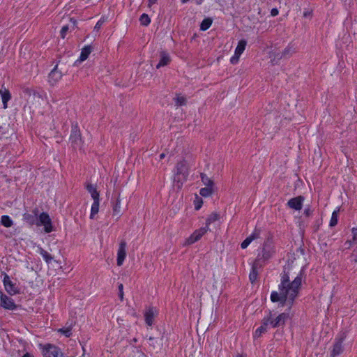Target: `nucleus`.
<instances>
[{
    "instance_id": "obj_1",
    "label": "nucleus",
    "mask_w": 357,
    "mask_h": 357,
    "mask_svg": "<svg viewBox=\"0 0 357 357\" xmlns=\"http://www.w3.org/2000/svg\"><path fill=\"white\" fill-rule=\"evenodd\" d=\"M293 266L288 264L284 266L283 271L280 273V284L278 285L280 294L275 291H272L271 294V301L273 303L280 302L282 306H284L286 302L291 305L298 296L299 290L302 285L304 275V268L303 267L298 274L291 282L290 277Z\"/></svg>"
},
{
    "instance_id": "obj_39",
    "label": "nucleus",
    "mask_w": 357,
    "mask_h": 357,
    "mask_svg": "<svg viewBox=\"0 0 357 357\" xmlns=\"http://www.w3.org/2000/svg\"><path fill=\"white\" fill-rule=\"evenodd\" d=\"M251 238H248V237L241 243V247L242 249H245L250 243Z\"/></svg>"
},
{
    "instance_id": "obj_38",
    "label": "nucleus",
    "mask_w": 357,
    "mask_h": 357,
    "mask_svg": "<svg viewBox=\"0 0 357 357\" xmlns=\"http://www.w3.org/2000/svg\"><path fill=\"white\" fill-rule=\"evenodd\" d=\"M69 27L68 25L63 26L60 31V36L62 38H65L67 32L68 31Z\"/></svg>"
},
{
    "instance_id": "obj_21",
    "label": "nucleus",
    "mask_w": 357,
    "mask_h": 357,
    "mask_svg": "<svg viewBox=\"0 0 357 357\" xmlns=\"http://www.w3.org/2000/svg\"><path fill=\"white\" fill-rule=\"evenodd\" d=\"M92 51V47L90 45H86L82 49V52L79 56V60L83 61L86 60L89 55L91 54Z\"/></svg>"
},
{
    "instance_id": "obj_14",
    "label": "nucleus",
    "mask_w": 357,
    "mask_h": 357,
    "mask_svg": "<svg viewBox=\"0 0 357 357\" xmlns=\"http://www.w3.org/2000/svg\"><path fill=\"white\" fill-rule=\"evenodd\" d=\"M62 77L61 72L57 70V65L49 73L48 81L51 85L56 84Z\"/></svg>"
},
{
    "instance_id": "obj_8",
    "label": "nucleus",
    "mask_w": 357,
    "mask_h": 357,
    "mask_svg": "<svg viewBox=\"0 0 357 357\" xmlns=\"http://www.w3.org/2000/svg\"><path fill=\"white\" fill-rule=\"evenodd\" d=\"M345 339L344 334L340 335L335 339L333 349L331 351V357H337L344 351L343 342Z\"/></svg>"
},
{
    "instance_id": "obj_37",
    "label": "nucleus",
    "mask_w": 357,
    "mask_h": 357,
    "mask_svg": "<svg viewBox=\"0 0 357 357\" xmlns=\"http://www.w3.org/2000/svg\"><path fill=\"white\" fill-rule=\"evenodd\" d=\"M260 234V231L257 229H255L254 232L248 236V238H251V241H254L255 239H257L259 238Z\"/></svg>"
},
{
    "instance_id": "obj_31",
    "label": "nucleus",
    "mask_w": 357,
    "mask_h": 357,
    "mask_svg": "<svg viewBox=\"0 0 357 357\" xmlns=\"http://www.w3.org/2000/svg\"><path fill=\"white\" fill-rule=\"evenodd\" d=\"M213 193V188L212 187H205L199 190V194L202 197H207Z\"/></svg>"
},
{
    "instance_id": "obj_12",
    "label": "nucleus",
    "mask_w": 357,
    "mask_h": 357,
    "mask_svg": "<svg viewBox=\"0 0 357 357\" xmlns=\"http://www.w3.org/2000/svg\"><path fill=\"white\" fill-rule=\"evenodd\" d=\"M126 245L127 244L126 241L121 240L117 252L116 264L119 266H121L123 264L126 257Z\"/></svg>"
},
{
    "instance_id": "obj_2",
    "label": "nucleus",
    "mask_w": 357,
    "mask_h": 357,
    "mask_svg": "<svg viewBox=\"0 0 357 357\" xmlns=\"http://www.w3.org/2000/svg\"><path fill=\"white\" fill-rule=\"evenodd\" d=\"M189 175L188 165L186 160H182L176 165V172L174 181L181 187L187 181Z\"/></svg>"
},
{
    "instance_id": "obj_3",
    "label": "nucleus",
    "mask_w": 357,
    "mask_h": 357,
    "mask_svg": "<svg viewBox=\"0 0 357 357\" xmlns=\"http://www.w3.org/2000/svg\"><path fill=\"white\" fill-rule=\"evenodd\" d=\"M272 255L273 251L270 245L265 243L262 250L258 253L257 257L254 261L255 263V266H262L265 261L271 258Z\"/></svg>"
},
{
    "instance_id": "obj_41",
    "label": "nucleus",
    "mask_w": 357,
    "mask_h": 357,
    "mask_svg": "<svg viewBox=\"0 0 357 357\" xmlns=\"http://www.w3.org/2000/svg\"><path fill=\"white\" fill-rule=\"evenodd\" d=\"M123 284H119V297L122 301L123 299Z\"/></svg>"
},
{
    "instance_id": "obj_52",
    "label": "nucleus",
    "mask_w": 357,
    "mask_h": 357,
    "mask_svg": "<svg viewBox=\"0 0 357 357\" xmlns=\"http://www.w3.org/2000/svg\"><path fill=\"white\" fill-rule=\"evenodd\" d=\"M149 4H153L157 1V0H149Z\"/></svg>"
},
{
    "instance_id": "obj_25",
    "label": "nucleus",
    "mask_w": 357,
    "mask_h": 357,
    "mask_svg": "<svg viewBox=\"0 0 357 357\" xmlns=\"http://www.w3.org/2000/svg\"><path fill=\"white\" fill-rule=\"evenodd\" d=\"M200 178H201V180H202V183H204V185H205L206 187L213 188V185H214L213 181L211 178H210L209 177H208L206 176V174H205L204 173H201Z\"/></svg>"
},
{
    "instance_id": "obj_34",
    "label": "nucleus",
    "mask_w": 357,
    "mask_h": 357,
    "mask_svg": "<svg viewBox=\"0 0 357 357\" xmlns=\"http://www.w3.org/2000/svg\"><path fill=\"white\" fill-rule=\"evenodd\" d=\"M338 211H334L329 222V226L333 227L337 224Z\"/></svg>"
},
{
    "instance_id": "obj_29",
    "label": "nucleus",
    "mask_w": 357,
    "mask_h": 357,
    "mask_svg": "<svg viewBox=\"0 0 357 357\" xmlns=\"http://www.w3.org/2000/svg\"><path fill=\"white\" fill-rule=\"evenodd\" d=\"M219 219V215L216 213H212L211 214H210L208 218H206V226L205 227H207L208 228H209V225L215 222L216 220H218Z\"/></svg>"
},
{
    "instance_id": "obj_32",
    "label": "nucleus",
    "mask_w": 357,
    "mask_h": 357,
    "mask_svg": "<svg viewBox=\"0 0 357 357\" xmlns=\"http://www.w3.org/2000/svg\"><path fill=\"white\" fill-rule=\"evenodd\" d=\"M121 213V200L119 197L116 199V202L113 206V215H119Z\"/></svg>"
},
{
    "instance_id": "obj_18",
    "label": "nucleus",
    "mask_w": 357,
    "mask_h": 357,
    "mask_svg": "<svg viewBox=\"0 0 357 357\" xmlns=\"http://www.w3.org/2000/svg\"><path fill=\"white\" fill-rule=\"evenodd\" d=\"M268 324V319L264 317L262 320L261 326H259L254 334V338H258L262 335V334L265 333L267 331Z\"/></svg>"
},
{
    "instance_id": "obj_13",
    "label": "nucleus",
    "mask_w": 357,
    "mask_h": 357,
    "mask_svg": "<svg viewBox=\"0 0 357 357\" xmlns=\"http://www.w3.org/2000/svg\"><path fill=\"white\" fill-rule=\"evenodd\" d=\"M304 197L300 195L290 199L287 202V206L290 208L299 211L302 208Z\"/></svg>"
},
{
    "instance_id": "obj_40",
    "label": "nucleus",
    "mask_w": 357,
    "mask_h": 357,
    "mask_svg": "<svg viewBox=\"0 0 357 357\" xmlns=\"http://www.w3.org/2000/svg\"><path fill=\"white\" fill-rule=\"evenodd\" d=\"M351 261L354 263H357V245L355 246V249L353 251V253L350 256Z\"/></svg>"
},
{
    "instance_id": "obj_53",
    "label": "nucleus",
    "mask_w": 357,
    "mask_h": 357,
    "mask_svg": "<svg viewBox=\"0 0 357 357\" xmlns=\"http://www.w3.org/2000/svg\"><path fill=\"white\" fill-rule=\"evenodd\" d=\"M165 157V153H161V154L160 155V159H162V158H164Z\"/></svg>"
},
{
    "instance_id": "obj_20",
    "label": "nucleus",
    "mask_w": 357,
    "mask_h": 357,
    "mask_svg": "<svg viewBox=\"0 0 357 357\" xmlns=\"http://www.w3.org/2000/svg\"><path fill=\"white\" fill-rule=\"evenodd\" d=\"M145 321L147 325L151 326L153 323L154 312L153 308H149L146 310L144 314Z\"/></svg>"
},
{
    "instance_id": "obj_43",
    "label": "nucleus",
    "mask_w": 357,
    "mask_h": 357,
    "mask_svg": "<svg viewBox=\"0 0 357 357\" xmlns=\"http://www.w3.org/2000/svg\"><path fill=\"white\" fill-rule=\"evenodd\" d=\"M103 23H104V20H98L94 26V30L96 31H98L99 29L101 28L102 25L103 24Z\"/></svg>"
},
{
    "instance_id": "obj_5",
    "label": "nucleus",
    "mask_w": 357,
    "mask_h": 357,
    "mask_svg": "<svg viewBox=\"0 0 357 357\" xmlns=\"http://www.w3.org/2000/svg\"><path fill=\"white\" fill-rule=\"evenodd\" d=\"M289 318L288 313H281L275 318L273 317V314L271 312L269 313V315L266 317V319H268V324L272 328H278L284 325L286 321Z\"/></svg>"
},
{
    "instance_id": "obj_56",
    "label": "nucleus",
    "mask_w": 357,
    "mask_h": 357,
    "mask_svg": "<svg viewBox=\"0 0 357 357\" xmlns=\"http://www.w3.org/2000/svg\"><path fill=\"white\" fill-rule=\"evenodd\" d=\"M304 15H305V16H307V13H304Z\"/></svg>"
},
{
    "instance_id": "obj_17",
    "label": "nucleus",
    "mask_w": 357,
    "mask_h": 357,
    "mask_svg": "<svg viewBox=\"0 0 357 357\" xmlns=\"http://www.w3.org/2000/svg\"><path fill=\"white\" fill-rule=\"evenodd\" d=\"M0 95L1 96L3 108H7V103L11 98V94L9 90L4 86V84H3L0 89Z\"/></svg>"
},
{
    "instance_id": "obj_30",
    "label": "nucleus",
    "mask_w": 357,
    "mask_h": 357,
    "mask_svg": "<svg viewBox=\"0 0 357 357\" xmlns=\"http://www.w3.org/2000/svg\"><path fill=\"white\" fill-rule=\"evenodd\" d=\"M213 22V20L210 17L205 18L200 24V30L206 31L210 28Z\"/></svg>"
},
{
    "instance_id": "obj_45",
    "label": "nucleus",
    "mask_w": 357,
    "mask_h": 357,
    "mask_svg": "<svg viewBox=\"0 0 357 357\" xmlns=\"http://www.w3.org/2000/svg\"><path fill=\"white\" fill-rule=\"evenodd\" d=\"M32 96L33 97V98H38V99H42L43 98H42V95L39 92H38V91H36L35 90H34V92H33Z\"/></svg>"
},
{
    "instance_id": "obj_49",
    "label": "nucleus",
    "mask_w": 357,
    "mask_h": 357,
    "mask_svg": "<svg viewBox=\"0 0 357 357\" xmlns=\"http://www.w3.org/2000/svg\"><path fill=\"white\" fill-rule=\"evenodd\" d=\"M22 357H33L32 354L26 352V354H24Z\"/></svg>"
},
{
    "instance_id": "obj_54",
    "label": "nucleus",
    "mask_w": 357,
    "mask_h": 357,
    "mask_svg": "<svg viewBox=\"0 0 357 357\" xmlns=\"http://www.w3.org/2000/svg\"><path fill=\"white\" fill-rule=\"evenodd\" d=\"M200 207H201V205L197 204V206H195V209L199 210L200 208Z\"/></svg>"
},
{
    "instance_id": "obj_26",
    "label": "nucleus",
    "mask_w": 357,
    "mask_h": 357,
    "mask_svg": "<svg viewBox=\"0 0 357 357\" xmlns=\"http://www.w3.org/2000/svg\"><path fill=\"white\" fill-rule=\"evenodd\" d=\"M38 252L40 255L43 257L44 260L46 261V263L50 264L52 260L53 259V257L50 254H49L46 250H45L42 248H39Z\"/></svg>"
},
{
    "instance_id": "obj_27",
    "label": "nucleus",
    "mask_w": 357,
    "mask_h": 357,
    "mask_svg": "<svg viewBox=\"0 0 357 357\" xmlns=\"http://www.w3.org/2000/svg\"><path fill=\"white\" fill-rule=\"evenodd\" d=\"M247 42L245 40H241L235 50L236 54L241 55L245 49Z\"/></svg>"
},
{
    "instance_id": "obj_22",
    "label": "nucleus",
    "mask_w": 357,
    "mask_h": 357,
    "mask_svg": "<svg viewBox=\"0 0 357 357\" xmlns=\"http://www.w3.org/2000/svg\"><path fill=\"white\" fill-rule=\"evenodd\" d=\"M100 205V199L93 200V202L91 208L90 218L93 219L94 215L98 213Z\"/></svg>"
},
{
    "instance_id": "obj_15",
    "label": "nucleus",
    "mask_w": 357,
    "mask_h": 357,
    "mask_svg": "<svg viewBox=\"0 0 357 357\" xmlns=\"http://www.w3.org/2000/svg\"><path fill=\"white\" fill-rule=\"evenodd\" d=\"M159 56L160 60L158 63L156 65V68L158 69H159L161 67L167 66L171 61V58L169 53H167L165 51H160Z\"/></svg>"
},
{
    "instance_id": "obj_44",
    "label": "nucleus",
    "mask_w": 357,
    "mask_h": 357,
    "mask_svg": "<svg viewBox=\"0 0 357 357\" xmlns=\"http://www.w3.org/2000/svg\"><path fill=\"white\" fill-rule=\"evenodd\" d=\"M24 93L29 96V97L32 96L33 92H34V90L32 89H29V88H26L23 90Z\"/></svg>"
},
{
    "instance_id": "obj_7",
    "label": "nucleus",
    "mask_w": 357,
    "mask_h": 357,
    "mask_svg": "<svg viewBox=\"0 0 357 357\" xmlns=\"http://www.w3.org/2000/svg\"><path fill=\"white\" fill-rule=\"evenodd\" d=\"M3 283L6 292L10 295H16L20 293V288L16 283L11 281L9 275L6 273H3Z\"/></svg>"
},
{
    "instance_id": "obj_50",
    "label": "nucleus",
    "mask_w": 357,
    "mask_h": 357,
    "mask_svg": "<svg viewBox=\"0 0 357 357\" xmlns=\"http://www.w3.org/2000/svg\"><path fill=\"white\" fill-rule=\"evenodd\" d=\"M70 22L73 24L74 26H76L77 21L71 18Z\"/></svg>"
},
{
    "instance_id": "obj_6",
    "label": "nucleus",
    "mask_w": 357,
    "mask_h": 357,
    "mask_svg": "<svg viewBox=\"0 0 357 357\" xmlns=\"http://www.w3.org/2000/svg\"><path fill=\"white\" fill-rule=\"evenodd\" d=\"M36 225L44 226V230L46 233H50L53 231L51 218L46 212L41 213L38 217H37Z\"/></svg>"
},
{
    "instance_id": "obj_9",
    "label": "nucleus",
    "mask_w": 357,
    "mask_h": 357,
    "mask_svg": "<svg viewBox=\"0 0 357 357\" xmlns=\"http://www.w3.org/2000/svg\"><path fill=\"white\" fill-rule=\"evenodd\" d=\"M209 230L207 227H203L195 230L186 240L185 245H191L201 239V238Z\"/></svg>"
},
{
    "instance_id": "obj_23",
    "label": "nucleus",
    "mask_w": 357,
    "mask_h": 357,
    "mask_svg": "<svg viewBox=\"0 0 357 357\" xmlns=\"http://www.w3.org/2000/svg\"><path fill=\"white\" fill-rule=\"evenodd\" d=\"M352 232V240L347 241L345 244H348V248L351 246H357V227L353 228L351 230Z\"/></svg>"
},
{
    "instance_id": "obj_42",
    "label": "nucleus",
    "mask_w": 357,
    "mask_h": 357,
    "mask_svg": "<svg viewBox=\"0 0 357 357\" xmlns=\"http://www.w3.org/2000/svg\"><path fill=\"white\" fill-rule=\"evenodd\" d=\"M240 56L241 55L236 54V53L234 52V55L230 59L231 63L236 64L238 61Z\"/></svg>"
},
{
    "instance_id": "obj_28",
    "label": "nucleus",
    "mask_w": 357,
    "mask_h": 357,
    "mask_svg": "<svg viewBox=\"0 0 357 357\" xmlns=\"http://www.w3.org/2000/svg\"><path fill=\"white\" fill-rule=\"evenodd\" d=\"M1 223L6 227H10L13 225V221L8 215H4L1 216Z\"/></svg>"
},
{
    "instance_id": "obj_10",
    "label": "nucleus",
    "mask_w": 357,
    "mask_h": 357,
    "mask_svg": "<svg viewBox=\"0 0 357 357\" xmlns=\"http://www.w3.org/2000/svg\"><path fill=\"white\" fill-rule=\"evenodd\" d=\"M0 305L6 310H14L17 308L14 300L0 291Z\"/></svg>"
},
{
    "instance_id": "obj_19",
    "label": "nucleus",
    "mask_w": 357,
    "mask_h": 357,
    "mask_svg": "<svg viewBox=\"0 0 357 357\" xmlns=\"http://www.w3.org/2000/svg\"><path fill=\"white\" fill-rule=\"evenodd\" d=\"M86 190L91 194L93 200L100 199L99 192L97 191L96 187L91 183H87L86 185Z\"/></svg>"
},
{
    "instance_id": "obj_48",
    "label": "nucleus",
    "mask_w": 357,
    "mask_h": 357,
    "mask_svg": "<svg viewBox=\"0 0 357 357\" xmlns=\"http://www.w3.org/2000/svg\"><path fill=\"white\" fill-rule=\"evenodd\" d=\"M271 14L272 16H276L278 15V10L277 8H273L271 11Z\"/></svg>"
},
{
    "instance_id": "obj_11",
    "label": "nucleus",
    "mask_w": 357,
    "mask_h": 357,
    "mask_svg": "<svg viewBox=\"0 0 357 357\" xmlns=\"http://www.w3.org/2000/svg\"><path fill=\"white\" fill-rule=\"evenodd\" d=\"M44 357H64L61 349L54 345L47 344L43 350Z\"/></svg>"
},
{
    "instance_id": "obj_46",
    "label": "nucleus",
    "mask_w": 357,
    "mask_h": 357,
    "mask_svg": "<svg viewBox=\"0 0 357 357\" xmlns=\"http://www.w3.org/2000/svg\"><path fill=\"white\" fill-rule=\"evenodd\" d=\"M290 54H291V48H286L282 53V56L286 57V56H289Z\"/></svg>"
},
{
    "instance_id": "obj_16",
    "label": "nucleus",
    "mask_w": 357,
    "mask_h": 357,
    "mask_svg": "<svg viewBox=\"0 0 357 357\" xmlns=\"http://www.w3.org/2000/svg\"><path fill=\"white\" fill-rule=\"evenodd\" d=\"M38 210L35 208L33 210L32 213H25L23 215V220L29 223L30 225H36L37 222V217H38Z\"/></svg>"
},
{
    "instance_id": "obj_4",
    "label": "nucleus",
    "mask_w": 357,
    "mask_h": 357,
    "mask_svg": "<svg viewBox=\"0 0 357 357\" xmlns=\"http://www.w3.org/2000/svg\"><path fill=\"white\" fill-rule=\"evenodd\" d=\"M70 142L74 149H81L82 146V139L81 137L80 131L77 124L72 126Z\"/></svg>"
},
{
    "instance_id": "obj_47",
    "label": "nucleus",
    "mask_w": 357,
    "mask_h": 357,
    "mask_svg": "<svg viewBox=\"0 0 357 357\" xmlns=\"http://www.w3.org/2000/svg\"><path fill=\"white\" fill-rule=\"evenodd\" d=\"M304 214L306 216H310L312 214V211L310 208H307L304 210Z\"/></svg>"
},
{
    "instance_id": "obj_33",
    "label": "nucleus",
    "mask_w": 357,
    "mask_h": 357,
    "mask_svg": "<svg viewBox=\"0 0 357 357\" xmlns=\"http://www.w3.org/2000/svg\"><path fill=\"white\" fill-rule=\"evenodd\" d=\"M139 22L143 26H148L151 22V19L147 14L143 13L139 17Z\"/></svg>"
},
{
    "instance_id": "obj_36",
    "label": "nucleus",
    "mask_w": 357,
    "mask_h": 357,
    "mask_svg": "<svg viewBox=\"0 0 357 357\" xmlns=\"http://www.w3.org/2000/svg\"><path fill=\"white\" fill-rule=\"evenodd\" d=\"M71 331H72V328H71V326H69V327H66V328H60L59 330V332L61 333L66 337H70L72 335Z\"/></svg>"
},
{
    "instance_id": "obj_55",
    "label": "nucleus",
    "mask_w": 357,
    "mask_h": 357,
    "mask_svg": "<svg viewBox=\"0 0 357 357\" xmlns=\"http://www.w3.org/2000/svg\"><path fill=\"white\" fill-rule=\"evenodd\" d=\"M236 357H244V356H243V355H240V354H238V355H237V356H236Z\"/></svg>"
},
{
    "instance_id": "obj_51",
    "label": "nucleus",
    "mask_w": 357,
    "mask_h": 357,
    "mask_svg": "<svg viewBox=\"0 0 357 357\" xmlns=\"http://www.w3.org/2000/svg\"><path fill=\"white\" fill-rule=\"evenodd\" d=\"M204 1V0H197L196 3H197V5H200V4H202V2H203Z\"/></svg>"
},
{
    "instance_id": "obj_35",
    "label": "nucleus",
    "mask_w": 357,
    "mask_h": 357,
    "mask_svg": "<svg viewBox=\"0 0 357 357\" xmlns=\"http://www.w3.org/2000/svg\"><path fill=\"white\" fill-rule=\"evenodd\" d=\"M174 100L176 102V105L178 107L185 105L187 103V99L184 96H177Z\"/></svg>"
},
{
    "instance_id": "obj_24",
    "label": "nucleus",
    "mask_w": 357,
    "mask_h": 357,
    "mask_svg": "<svg viewBox=\"0 0 357 357\" xmlns=\"http://www.w3.org/2000/svg\"><path fill=\"white\" fill-rule=\"evenodd\" d=\"M261 266H255V263L254 262L252 266L251 271L249 275V279L251 282V283H254L255 280L257 278L258 273H257V268H260Z\"/></svg>"
}]
</instances>
